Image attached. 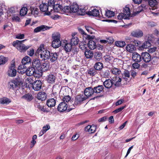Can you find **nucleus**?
<instances>
[{
  "mask_svg": "<svg viewBox=\"0 0 159 159\" xmlns=\"http://www.w3.org/2000/svg\"><path fill=\"white\" fill-rule=\"evenodd\" d=\"M36 52L40 56V58L41 59V60L44 61L48 59L50 53L49 51L45 49L43 44L40 45L38 49Z\"/></svg>",
  "mask_w": 159,
  "mask_h": 159,
  "instance_id": "nucleus-1",
  "label": "nucleus"
},
{
  "mask_svg": "<svg viewBox=\"0 0 159 159\" xmlns=\"http://www.w3.org/2000/svg\"><path fill=\"white\" fill-rule=\"evenodd\" d=\"M86 7L79 8L78 5L75 3H73L70 5V8L72 13H77V14L81 16L85 14Z\"/></svg>",
  "mask_w": 159,
  "mask_h": 159,
  "instance_id": "nucleus-2",
  "label": "nucleus"
},
{
  "mask_svg": "<svg viewBox=\"0 0 159 159\" xmlns=\"http://www.w3.org/2000/svg\"><path fill=\"white\" fill-rule=\"evenodd\" d=\"M26 39L19 41L17 40L13 43V46L15 47L20 52H24L29 49L30 47L29 46H25L23 43Z\"/></svg>",
  "mask_w": 159,
  "mask_h": 159,
  "instance_id": "nucleus-3",
  "label": "nucleus"
},
{
  "mask_svg": "<svg viewBox=\"0 0 159 159\" xmlns=\"http://www.w3.org/2000/svg\"><path fill=\"white\" fill-rule=\"evenodd\" d=\"M52 37L53 40L52 44V46L54 48H57L62 44V41L60 40V35L59 33L52 34Z\"/></svg>",
  "mask_w": 159,
  "mask_h": 159,
  "instance_id": "nucleus-4",
  "label": "nucleus"
},
{
  "mask_svg": "<svg viewBox=\"0 0 159 159\" xmlns=\"http://www.w3.org/2000/svg\"><path fill=\"white\" fill-rule=\"evenodd\" d=\"M31 61L30 58L28 56L25 57L22 60L21 64L18 67L17 70H23V69H26V70H30L31 68L29 66L30 63Z\"/></svg>",
  "mask_w": 159,
  "mask_h": 159,
  "instance_id": "nucleus-5",
  "label": "nucleus"
},
{
  "mask_svg": "<svg viewBox=\"0 0 159 159\" xmlns=\"http://www.w3.org/2000/svg\"><path fill=\"white\" fill-rule=\"evenodd\" d=\"M130 15V10L129 7H125L123 10V13H120L117 16L119 20L129 19Z\"/></svg>",
  "mask_w": 159,
  "mask_h": 159,
  "instance_id": "nucleus-6",
  "label": "nucleus"
},
{
  "mask_svg": "<svg viewBox=\"0 0 159 159\" xmlns=\"http://www.w3.org/2000/svg\"><path fill=\"white\" fill-rule=\"evenodd\" d=\"M86 99V98L85 97H82L80 95L77 96L75 97L74 104L70 105V107H69L68 111L75 109L76 106L80 104L82 101L85 100Z\"/></svg>",
  "mask_w": 159,
  "mask_h": 159,
  "instance_id": "nucleus-7",
  "label": "nucleus"
},
{
  "mask_svg": "<svg viewBox=\"0 0 159 159\" xmlns=\"http://www.w3.org/2000/svg\"><path fill=\"white\" fill-rule=\"evenodd\" d=\"M113 86L116 87H118L122 85L127 84V82L124 81V79H122L119 77L116 76L115 77H113L112 79Z\"/></svg>",
  "mask_w": 159,
  "mask_h": 159,
  "instance_id": "nucleus-8",
  "label": "nucleus"
},
{
  "mask_svg": "<svg viewBox=\"0 0 159 159\" xmlns=\"http://www.w3.org/2000/svg\"><path fill=\"white\" fill-rule=\"evenodd\" d=\"M85 14H87L89 16L98 17L99 18H101L103 16L101 11L100 10H98L96 9H94L91 11H86Z\"/></svg>",
  "mask_w": 159,
  "mask_h": 159,
  "instance_id": "nucleus-9",
  "label": "nucleus"
},
{
  "mask_svg": "<svg viewBox=\"0 0 159 159\" xmlns=\"http://www.w3.org/2000/svg\"><path fill=\"white\" fill-rule=\"evenodd\" d=\"M135 43V45L137 46H139V49L140 50H143L144 49H146L150 47L151 45L150 41L148 40L144 42L140 46H139V44L140 43V42L139 41H136Z\"/></svg>",
  "mask_w": 159,
  "mask_h": 159,
  "instance_id": "nucleus-10",
  "label": "nucleus"
},
{
  "mask_svg": "<svg viewBox=\"0 0 159 159\" xmlns=\"http://www.w3.org/2000/svg\"><path fill=\"white\" fill-rule=\"evenodd\" d=\"M61 45L66 52H68L71 51L72 49V45L67 40L62 41Z\"/></svg>",
  "mask_w": 159,
  "mask_h": 159,
  "instance_id": "nucleus-11",
  "label": "nucleus"
},
{
  "mask_svg": "<svg viewBox=\"0 0 159 159\" xmlns=\"http://www.w3.org/2000/svg\"><path fill=\"white\" fill-rule=\"evenodd\" d=\"M56 2H55L54 0H50L48 1V4L47 5L49 7L48 9L50 11H48V12H47L46 13V15H50L51 14H52V8L53 7L54 5L55 4Z\"/></svg>",
  "mask_w": 159,
  "mask_h": 159,
  "instance_id": "nucleus-12",
  "label": "nucleus"
},
{
  "mask_svg": "<svg viewBox=\"0 0 159 159\" xmlns=\"http://www.w3.org/2000/svg\"><path fill=\"white\" fill-rule=\"evenodd\" d=\"M67 103L66 102H61L58 105L57 109L58 111L60 112H63L67 111V112L68 111L69 108L67 110L68 107Z\"/></svg>",
  "mask_w": 159,
  "mask_h": 159,
  "instance_id": "nucleus-13",
  "label": "nucleus"
},
{
  "mask_svg": "<svg viewBox=\"0 0 159 159\" xmlns=\"http://www.w3.org/2000/svg\"><path fill=\"white\" fill-rule=\"evenodd\" d=\"M141 56L143 60L145 62H148L151 61V57L148 52H143Z\"/></svg>",
  "mask_w": 159,
  "mask_h": 159,
  "instance_id": "nucleus-14",
  "label": "nucleus"
},
{
  "mask_svg": "<svg viewBox=\"0 0 159 159\" xmlns=\"http://www.w3.org/2000/svg\"><path fill=\"white\" fill-rule=\"evenodd\" d=\"M42 86V83L40 80H37L34 81L32 85V87L33 89L35 91H38L39 90Z\"/></svg>",
  "mask_w": 159,
  "mask_h": 159,
  "instance_id": "nucleus-15",
  "label": "nucleus"
},
{
  "mask_svg": "<svg viewBox=\"0 0 159 159\" xmlns=\"http://www.w3.org/2000/svg\"><path fill=\"white\" fill-rule=\"evenodd\" d=\"M19 83L17 80H12L9 82L8 84L9 88L11 89H14L19 84Z\"/></svg>",
  "mask_w": 159,
  "mask_h": 159,
  "instance_id": "nucleus-16",
  "label": "nucleus"
},
{
  "mask_svg": "<svg viewBox=\"0 0 159 159\" xmlns=\"http://www.w3.org/2000/svg\"><path fill=\"white\" fill-rule=\"evenodd\" d=\"M96 129V125H88L85 128L84 130L89 133L92 134L94 133Z\"/></svg>",
  "mask_w": 159,
  "mask_h": 159,
  "instance_id": "nucleus-17",
  "label": "nucleus"
},
{
  "mask_svg": "<svg viewBox=\"0 0 159 159\" xmlns=\"http://www.w3.org/2000/svg\"><path fill=\"white\" fill-rule=\"evenodd\" d=\"M94 93L93 88L91 87L86 88L84 90V94L87 98L91 96Z\"/></svg>",
  "mask_w": 159,
  "mask_h": 159,
  "instance_id": "nucleus-18",
  "label": "nucleus"
},
{
  "mask_svg": "<svg viewBox=\"0 0 159 159\" xmlns=\"http://www.w3.org/2000/svg\"><path fill=\"white\" fill-rule=\"evenodd\" d=\"M60 2H59V4L56 3L54 5L52 8V10H53L52 13H53L54 12L61 13V9H62L63 7L60 4Z\"/></svg>",
  "mask_w": 159,
  "mask_h": 159,
  "instance_id": "nucleus-19",
  "label": "nucleus"
},
{
  "mask_svg": "<svg viewBox=\"0 0 159 159\" xmlns=\"http://www.w3.org/2000/svg\"><path fill=\"white\" fill-rule=\"evenodd\" d=\"M143 33L142 30L137 29L133 31L131 33V35L135 37L140 38L143 36Z\"/></svg>",
  "mask_w": 159,
  "mask_h": 159,
  "instance_id": "nucleus-20",
  "label": "nucleus"
},
{
  "mask_svg": "<svg viewBox=\"0 0 159 159\" xmlns=\"http://www.w3.org/2000/svg\"><path fill=\"white\" fill-rule=\"evenodd\" d=\"M40 62L39 60L38 59H35L33 60L32 63V67L30 68H33L34 70H38L40 67Z\"/></svg>",
  "mask_w": 159,
  "mask_h": 159,
  "instance_id": "nucleus-21",
  "label": "nucleus"
},
{
  "mask_svg": "<svg viewBox=\"0 0 159 159\" xmlns=\"http://www.w3.org/2000/svg\"><path fill=\"white\" fill-rule=\"evenodd\" d=\"M132 58L133 61L137 62H140L142 57L137 52H134L132 55Z\"/></svg>",
  "mask_w": 159,
  "mask_h": 159,
  "instance_id": "nucleus-22",
  "label": "nucleus"
},
{
  "mask_svg": "<svg viewBox=\"0 0 159 159\" xmlns=\"http://www.w3.org/2000/svg\"><path fill=\"white\" fill-rule=\"evenodd\" d=\"M56 78V74H50L47 77V82L50 84H52L55 82Z\"/></svg>",
  "mask_w": 159,
  "mask_h": 159,
  "instance_id": "nucleus-23",
  "label": "nucleus"
},
{
  "mask_svg": "<svg viewBox=\"0 0 159 159\" xmlns=\"http://www.w3.org/2000/svg\"><path fill=\"white\" fill-rule=\"evenodd\" d=\"M57 53L56 52H51L50 53L48 59L51 62H56L58 58Z\"/></svg>",
  "mask_w": 159,
  "mask_h": 159,
  "instance_id": "nucleus-24",
  "label": "nucleus"
},
{
  "mask_svg": "<svg viewBox=\"0 0 159 159\" xmlns=\"http://www.w3.org/2000/svg\"><path fill=\"white\" fill-rule=\"evenodd\" d=\"M50 27L46 25H42L36 27L34 29V31L37 33L40 31H44L48 29H49Z\"/></svg>",
  "mask_w": 159,
  "mask_h": 159,
  "instance_id": "nucleus-25",
  "label": "nucleus"
},
{
  "mask_svg": "<svg viewBox=\"0 0 159 159\" xmlns=\"http://www.w3.org/2000/svg\"><path fill=\"white\" fill-rule=\"evenodd\" d=\"M70 8V5H67L64 6L61 9V13H65L67 15L68 13H71V11Z\"/></svg>",
  "mask_w": 159,
  "mask_h": 159,
  "instance_id": "nucleus-26",
  "label": "nucleus"
},
{
  "mask_svg": "<svg viewBox=\"0 0 159 159\" xmlns=\"http://www.w3.org/2000/svg\"><path fill=\"white\" fill-rule=\"evenodd\" d=\"M16 12V8L14 7H12L9 8L7 10V17H9L10 16H12L14 15Z\"/></svg>",
  "mask_w": 159,
  "mask_h": 159,
  "instance_id": "nucleus-27",
  "label": "nucleus"
},
{
  "mask_svg": "<svg viewBox=\"0 0 159 159\" xmlns=\"http://www.w3.org/2000/svg\"><path fill=\"white\" fill-rule=\"evenodd\" d=\"M104 87L102 85H98L93 88L94 93H100L103 91Z\"/></svg>",
  "mask_w": 159,
  "mask_h": 159,
  "instance_id": "nucleus-28",
  "label": "nucleus"
},
{
  "mask_svg": "<svg viewBox=\"0 0 159 159\" xmlns=\"http://www.w3.org/2000/svg\"><path fill=\"white\" fill-rule=\"evenodd\" d=\"M39 7L41 11L42 12H45L48 11L47 12H48V11H50L47 3H42L40 5Z\"/></svg>",
  "mask_w": 159,
  "mask_h": 159,
  "instance_id": "nucleus-29",
  "label": "nucleus"
},
{
  "mask_svg": "<svg viewBox=\"0 0 159 159\" xmlns=\"http://www.w3.org/2000/svg\"><path fill=\"white\" fill-rule=\"evenodd\" d=\"M103 84L106 88H110L113 86L112 80L109 79L106 80L103 82Z\"/></svg>",
  "mask_w": 159,
  "mask_h": 159,
  "instance_id": "nucleus-30",
  "label": "nucleus"
},
{
  "mask_svg": "<svg viewBox=\"0 0 159 159\" xmlns=\"http://www.w3.org/2000/svg\"><path fill=\"white\" fill-rule=\"evenodd\" d=\"M46 94L44 92H39L37 95V98L39 100L43 101L46 98Z\"/></svg>",
  "mask_w": 159,
  "mask_h": 159,
  "instance_id": "nucleus-31",
  "label": "nucleus"
},
{
  "mask_svg": "<svg viewBox=\"0 0 159 159\" xmlns=\"http://www.w3.org/2000/svg\"><path fill=\"white\" fill-rule=\"evenodd\" d=\"M18 72L23 74L25 73L26 75L28 76L34 75V70H18Z\"/></svg>",
  "mask_w": 159,
  "mask_h": 159,
  "instance_id": "nucleus-32",
  "label": "nucleus"
},
{
  "mask_svg": "<svg viewBox=\"0 0 159 159\" xmlns=\"http://www.w3.org/2000/svg\"><path fill=\"white\" fill-rule=\"evenodd\" d=\"M92 37L91 39L89 40V41L88 43V46L89 48L91 50L94 49L96 47V43L95 42L92 40Z\"/></svg>",
  "mask_w": 159,
  "mask_h": 159,
  "instance_id": "nucleus-33",
  "label": "nucleus"
},
{
  "mask_svg": "<svg viewBox=\"0 0 159 159\" xmlns=\"http://www.w3.org/2000/svg\"><path fill=\"white\" fill-rule=\"evenodd\" d=\"M11 102V99L6 97H3L1 98L0 100V103L1 104L8 105Z\"/></svg>",
  "mask_w": 159,
  "mask_h": 159,
  "instance_id": "nucleus-34",
  "label": "nucleus"
},
{
  "mask_svg": "<svg viewBox=\"0 0 159 159\" xmlns=\"http://www.w3.org/2000/svg\"><path fill=\"white\" fill-rule=\"evenodd\" d=\"M47 104L49 107H53L55 105L56 100L54 98L49 99L48 100Z\"/></svg>",
  "mask_w": 159,
  "mask_h": 159,
  "instance_id": "nucleus-35",
  "label": "nucleus"
},
{
  "mask_svg": "<svg viewBox=\"0 0 159 159\" xmlns=\"http://www.w3.org/2000/svg\"><path fill=\"white\" fill-rule=\"evenodd\" d=\"M122 77V79H124V81H125L127 82L128 81V78H129L130 73L128 70H125Z\"/></svg>",
  "mask_w": 159,
  "mask_h": 159,
  "instance_id": "nucleus-36",
  "label": "nucleus"
},
{
  "mask_svg": "<svg viewBox=\"0 0 159 159\" xmlns=\"http://www.w3.org/2000/svg\"><path fill=\"white\" fill-rule=\"evenodd\" d=\"M71 98L68 95L65 96L62 99V101L63 102H66L67 103V105L70 107V105H71Z\"/></svg>",
  "mask_w": 159,
  "mask_h": 159,
  "instance_id": "nucleus-37",
  "label": "nucleus"
},
{
  "mask_svg": "<svg viewBox=\"0 0 159 159\" xmlns=\"http://www.w3.org/2000/svg\"><path fill=\"white\" fill-rule=\"evenodd\" d=\"M84 55L87 58H90L93 57V54L92 51L88 49L84 52Z\"/></svg>",
  "mask_w": 159,
  "mask_h": 159,
  "instance_id": "nucleus-38",
  "label": "nucleus"
},
{
  "mask_svg": "<svg viewBox=\"0 0 159 159\" xmlns=\"http://www.w3.org/2000/svg\"><path fill=\"white\" fill-rule=\"evenodd\" d=\"M126 49L127 51L130 52H133L136 49L134 46L131 44H129L127 45Z\"/></svg>",
  "mask_w": 159,
  "mask_h": 159,
  "instance_id": "nucleus-39",
  "label": "nucleus"
},
{
  "mask_svg": "<svg viewBox=\"0 0 159 159\" xmlns=\"http://www.w3.org/2000/svg\"><path fill=\"white\" fill-rule=\"evenodd\" d=\"M78 30L79 32L84 36L86 39H90L92 38V37L89 35L87 34L84 30L80 28L78 29Z\"/></svg>",
  "mask_w": 159,
  "mask_h": 159,
  "instance_id": "nucleus-40",
  "label": "nucleus"
},
{
  "mask_svg": "<svg viewBox=\"0 0 159 159\" xmlns=\"http://www.w3.org/2000/svg\"><path fill=\"white\" fill-rule=\"evenodd\" d=\"M42 71V70H34V76L37 78L41 77L43 75Z\"/></svg>",
  "mask_w": 159,
  "mask_h": 159,
  "instance_id": "nucleus-41",
  "label": "nucleus"
},
{
  "mask_svg": "<svg viewBox=\"0 0 159 159\" xmlns=\"http://www.w3.org/2000/svg\"><path fill=\"white\" fill-rule=\"evenodd\" d=\"M8 58L3 56H0V65L5 64L8 61Z\"/></svg>",
  "mask_w": 159,
  "mask_h": 159,
  "instance_id": "nucleus-42",
  "label": "nucleus"
},
{
  "mask_svg": "<svg viewBox=\"0 0 159 159\" xmlns=\"http://www.w3.org/2000/svg\"><path fill=\"white\" fill-rule=\"evenodd\" d=\"M22 98L28 101H30L33 99V97L32 95L29 93H27L24 95Z\"/></svg>",
  "mask_w": 159,
  "mask_h": 159,
  "instance_id": "nucleus-43",
  "label": "nucleus"
},
{
  "mask_svg": "<svg viewBox=\"0 0 159 159\" xmlns=\"http://www.w3.org/2000/svg\"><path fill=\"white\" fill-rule=\"evenodd\" d=\"M79 41L78 37L76 36L73 37L70 40V43L72 45H77Z\"/></svg>",
  "mask_w": 159,
  "mask_h": 159,
  "instance_id": "nucleus-44",
  "label": "nucleus"
},
{
  "mask_svg": "<svg viewBox=\"0 0 159 159\" xmlns=\"http://www.w3.org/2000/svg\"><path fill=\"white\" fill-rule=\"evenodd\" d=\"M94 57L96 60L99 61L102 58V53L100 52H96L94 54Z\"/></svg>",
  "mask_w": 159,
  "mask_h": 159,
  "instance_id": "nucleus-45",
  "label": "nucleus"
},
{
  "mask_svg": "<svg viewBox=\"0 0 159 159\" xmlns=\"http://www.w3.org/2000/svg\"><path fill=\"white\" fill-rule=\"evenodd\" d=\"M95 70H102L103 67V65L100 62L96 63L94 66Z\"/></svg>",
  "mask_w": 159,
  "mask_h": 159,
  "instance_id": "nucleus-46",
  "label": "nucleus"
},
{
  "mask_svg": "<svg viewBox=\"0 0 159 159\" xmlns=\"http://www.w3.org/2000/svg\"><path fill=\"white\" fill-rule=\"evenodd\" d=\"M115 13L114 12L107 10L105 11V15L108 17L113 16H114Z\"/></svg>",
  "mask_w": 159,
  "mask_h": 159,
  "instance_id": "nucleus-47",
  "label": "nucleus"
},
{
  "mask_svg": "<svg viewBox=\"0 0 159 159\" xmlns=\"http://www.w3.org/2000/svg\"><path fill=\"white\" fill-rule=\"evenodd\" d=\"M31 14L33 15L35 17L37 16L39 13V10L37 8H32L31 9Z\"/></svg>",
  "mask_w": 159,
  "mask_h": 159,
  "instance_id": "nucleus-48",
  "label": "nucleus"
},
{
  "mask_svg": "<svg viewBox=\"0 0 159 159\" xmlns=\"http://www.w3.org/2000/svg\"><path fill=\"white\" fill-rule=\"evenodd\" d=\"M115 45L119 47H124L125 45V43L123 41H117L115 42Z\"/></svg>",
  "mask_w": 159,
  "mask_h": 159,
  "instance_id": "nucleus-49",
  "label": "nucleus"
},
{
  "mask_svg": "<svg viewBox=\"0 0 159 159\" xmlns=\"http://www.w3.org/2000/svg\"><path fill=\"white\" fill-rule=\"evenodd\" d=\"M27 12V9L26 7H23L21 9L20 14V16H23L25 15Z\"/></svg>",
  "mask_w": 159,
  "mask_h": 159,
  "instance_id": "nucleus-50",
  "label": "nucleus"
},
{
  "mask_svg": "<svg viewBox=\"0 0 159 159\" xmlns=\"http://www.w3.org/2000/svg\"><path fill=\"white\" fill-rule=\"evenodd\" d=\"M104 58L106 62H110L111 60L113 59L112 56L110 55H106L104 57Z\"/></svg>",
  "mask_w": 159,
  "mask_h": 159,
  "instance_id": "nucleus-51",
  "label": "nucleus"
},
{
  "mask_svg": "<svg viewBox=\"0 0 159 159\" xmlns=\"http://www.w3.org/2000/svg\"><path fill=\"white\" fill-rule=\"evenodd\" d=\"M61 2V5L62 7L65 6L70 5V2L69 0H62Z\"/></svg>",
  "mask_w": 159,
  "mask_h": 159,
  "instance_id": "nucleus-52",
  "label": "nucleus"
},
{
  "mask_svg": "<svg viewBox=\"0 0 159 159\" xmlns=\"http://www.w3.org/2000/svg\"><path fill=\"white\" fill-rule=\"evenodd\" d=\"M37 107L40 111L45 112L47 111L46 109V107L40 105L39 104H37Z\"/></svg>",
  "mask_w": 159,
  "mask_h": 159,
  "instance_id": "nucleus-53",
  "label": "nucleus"
},
{
  "mask_svg": "<svg viewBox=\"0 0 159 159\" xmlns=\"http://www.w3.org/2000/svg\"><path fill=\"white\" fill-rule=\"evenodd\" d=\"M17 70H8V74L9 76L14 77L16 75Z\"/></svg>",
  "mask_w": 159,
  "mask_h": 159,
  "instance_id": "nucleus-54",
  "label": "nucleus"
},
{
  "mask_svg": "<svg viewBox=\"0 0 159 159\" xmlns=\"http://www.w3.org/2000/svg\"><path fill=\"white\" fill-rule=\"evenodd\" d=\"M11 16L12 19L13 21L17 22L20 21V19L18 15L15 14Z\"/></svg>",
  "mask_w": 159,
  "mask_h": 159,
  "instance_id": "nucleus-55",
  "label": "nucleus"
},
{
  "mask_svg": "<svg viewBox=\"0 0 159 159\" xmlns=\"http://www.w3.org/2000/svg\"><path fill=\"white\" fill-rule=\"evenodd\" d=\"M15 61L13 60L11 61L10 66L9 67V70H15Z\"/></svg>",
  "mask_w": 159,
  "mask_h": 159,
  "instance_id": "nucleus-56",
  "label": "nucleus"
},
{
  "mask_svg": "<svg viewBox=\"0 0 159 159\" xmlns=\"http://www.w3.org/2000/svg\"><path fill=\"white\" fill-rule=\"evenodd\" d=\"M125 107L126 106H124L121 107L115 110L114 111H113V112L115 113H118L121 111L123 110L125 108Z\"/></svg>",
  "mask_w": 159,
  "mask_h": 159,
  "instance_id": "nucleus-57",
  "label": "nucleus"
},
{
  "mask_svg": "<svg viewBox=\"0 0 159 159\" xmlns=\"http://www.w3.org/2000/svg\"><path fill=\"white\" fill-rule=\"evenodd\" d=\"M86 73L91 76H93L95 74L96 72L95 70H88Z\"/></svg>",
  "mask_w": 159,
  "mask_h": 159,
  "instance_id": "nucleus-58",
  "label": "nucleus"
},
{
  "mask_svg": "<svg viewBox=\"0 0 159 159\" xmlns=\"http://www.w3.org/2000/svg\"><path fill=\"white\" fill-rule=\"evenodd\" d=\"M25 35L24 34H19L16 35V38L18 39H22L24 38Z\"/></svg>",
  "mask_w": 159,
  "mask_h": 159,
  "instance_id": "nucleus-59",
  "label": "nucleus"
},
{
  "mask_svg": "<svg viewBox=\"0 0 159 159\" xmlns=\"http://www.w3.org/2000/svg\"><path fill=\"white\" fill-rule=\"evenodd\" d=\"M50 126L49 125H47L45 126H44L43 127V131L46 133L48 130L50 129Z\"/></svg>",
  "mask_w": 159,
  "mask_h": 159,
  "instance_id": "nucleus-60",
  "label": "nucleus"
},
{
  "mask_svg": "<svg viewBox=\"0 0 159 159\" xmlns=\"http://www.w3.org/2000/svg\"><path fill=\"white\" fill-rule=\"evenodd\" d=\"M140 66L139 64L137 63H134L132 64V68L135 69H138Z\"/></svg>",
  "mask_w": 159,
  "mask_h": 159,
  "instance_id": "nucleus-61",
  "label": "nucleus"
},
{
  "mask_svg": "<svg viewBox=\"0 0 159 159\" xmlns=\"http://www.w3.org/2000/svg\"><path fill=\"white\" fill-rule=\"evenodd\" d=\"M85 28L87 31L89 33L92 34V28L91 27L89 26H85Z\"/></svg>",
  "mask_w": 159,
  "mask_h": 159,
  "instance_id": "nucleus-62",
  "label": "nucleus"
},
{
  "mask_svg": "<svg viewBox=\"0 0 159 159\" xmlns=\"http://www.w3.org/2000/svg\"><path fill=\"white\" fill-rule=\"evenodd\" d=\"M111 71L113 74L115 75H118L121 73L120 70H111Z\"/></svg>",
  "mask_w": 159,
  "mask_h": 159,
  "instance_id": "nucleus-63",
  "label": "nucleus"
},
{
  "mask_svg": "<svg viewBox=\"0 0 159 159\" xmlns=\"http://www.w3.org/2000/svg\"><path fill=\"white\" fill-rule=\"evenodd\" d=\"M80 48L83 51H85V50H87L88 49L87 48L86 45L84 44L83 45H80Z\"/></svg>",
  "mask_w": 159,
  "mask_h": 159,
  "instance_id": "nucleus-64",
  "label": "nucleus"
}]
</instances>
